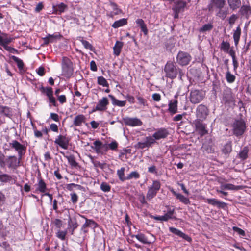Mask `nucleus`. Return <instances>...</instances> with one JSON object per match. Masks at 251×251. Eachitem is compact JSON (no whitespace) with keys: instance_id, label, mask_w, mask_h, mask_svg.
Masks as SVG:
<instances>
[{"instance_id":"1","label":"nucleus","mask_w":251,"mask_h":251,"mask_svg":"<svg viewBox=\"0 0 251 251\" xmlns=\"http://www.w3.org/2000/svg\"><path fill=\"white\" fill-rule=\"evenodd\" d=\"M232 133L237 137H241L246 130V123L242 119L235 120L232 125Z\"/></svg>"},{"instance_id":"2","label":"nucleus","mask_w":251,"mask_h":251,"mask_svg":"<svg viewBox=\"0 0 251 251\" xmlns=\"http://www.w3.org/2000/svg\"><path fill=\"white\" fill-rule=\"evenodd\" d=\"M62 75L66 78H70L73 75L74 70L73 63L67 57L64 56L61 62Z\"/></svg>"},{"instance_id":"3","label":"nucleus","mask_w":251,"mask_h":251,"mask_svg":"<svg viewBox=\"0 0 251 251\" xmlns=\"http://www.w3.org/2000/svg\"><path fill=\"white\" fill-rule=\"evenodd\" d=\"M165 77L171 79L176 78L178 74V69L175 63L168 61L165 64L164 68Z\"/></svg>"},{"instance_id":"4","label":"nucleus","mask_w":251,"mask_h":251,"mask_svg":"<svg viewBox=\"0 0 251 251\" xmlns=\"http://www.w3.org/2000/svg\"><path fill=\"white\" fill-rule=\"evenodd\" d=\"M22 159V158L15 155L8 156L5 160V167L7 166L10 169L16 170L21 166Z\"/></svg>"},{"instance_id":"5","label":"nucleus","mask_w":251,"mask_h":251,"mask_svg":"<svg viewBox=\"0 0 251 251\" xmlns=\"http://www.w3.org/2000/svg\"><path fill=\"white\" fill-rule=\"evenodd\" d=\"M193 124L195 127V131L201 137L208 134L206 124L200 119H197L193 121Z\"/></svg>"},{"instance_id":"6","label":"nucleus","mask_w":251,"mask_h":251,"mask_svg":"<svg viewBox=\"0 0 251 251\" xmlns=\"http://www.w3.org/2000/svg\"><path fill=\"white\" fill-rule=\"evenodd\" d=\"M9 146L12 149L17 152L18 156L20 158H22L23 156L25 154L26 151V146L24 144H22L16 140H13L11 142L9 143Z\"/></svg>"},{"instance_id":"7","label":"nucleus","mask_w":251,"mask_h":251,"mask_svg":"<svg viewBox=\"0 0 251 251\" xmlns=\"http://www.w3.org/2000/svg\"><path fill=\"white\" fill-rule=\"evenodd\" d=\"M186 5V2L182 0H179L174 2L172 7V10L174 13V18L175 19H178L179 18V13L184 11Z\"/></svg>"},{"instance_id":"8","label":"nucleus","mask_w":251,"mask_h":251,"mask_svg":"<svg viewBox=\"0 0 251 251\" xmlns=\"http://www.w3.org/2000/svg\"><path fill=\"white\" fill-rule=\"evenodd\" d=\"M160 187L161 183L159 180L153 181L152 185L148 187L146 194L147 199L150 200L155 197Z\"/></svg>"},{"instance_id":"9","label":"nucleus","mask_w":251,"mask_h":251,"mask_svg":"<svg viewBox=\"0 0 251 251\" xmlns=\"http://www.w3.org/2000/svg\"><path fill=\"white\" fill-rule=\"evenodd\" d=\"M169 131L167 128L161 127L155 130V132L152 136H149L151 137L153 144H155L156 140L165 139L169 135Z\"/></svg>"},{"instance_id":"10","label":"nucleus","mask_w":251,"mask_h":251,"mask_svg":"<svg viewBox=\"0 0 251 251\" xmlns=\"http://www.w3.org/2000/svg\"><path fill=\"white\" fill-rule=\"evenodd\" d=\"M40 90L42 93L45 94L47 96L50 106L52 105L55 107L57 106L55 98L53 97V89L51 87L42 86L40 88Z\"/></svg>"},{"instance_id":"11","label":"nucleus","mask_w":251,"mask_h":251,"mask_svg":"<svg viewBox=\"0 0 251 251\" xmlns=\"http://www.w3.org/2000/svg\"><path fill=\"white\" fill-rule=\"evenodd\" d=\"M167 212L162 216H153L152 218L155 220L160 221H167L169 219L175 218L174 214L175 213V208L173 206H166Z\"/></svg>"},{"instance_id":"12","label":"nucleus","mask_w":251,"mask_h":251,"mask_svg":"<svg viewBox=\"0 0 251 251\" xmlns=\"http://www.w3.org/2000/svg\"><path fill=\"white\" fill-rule=\"evenodd\" d=\"M109 105V101L108 99L106 97H103L98 100L96 106L92 109V112L105 111L107 109Z\"/></svg>"},{"instance_id":"13","label":"nucleus","mask_w":251,"mask_h":251,"mask_svg":"<svg viewBox=\"0 0 251 251\" xmlns=\"http://www.w3.org/2000/svg\"><path fill=\"white\" fill-rule=\"evenodd\" d=\"M177 63L181 66L188 65L191 60L192 57L187 52L180 51L176 57Z\"/></svg>"},{"instance_id":"14","label":"nucleus","mask_w":251,"mask_h":251,"mask_svg":"<svg viewBox=\"0 0 251 251\" xmlns=\"http://www.w3.org/2000/svg\"><path fill=\"white\" fill-rule=\"evenodd\" d=\"M204 97L205 93L202 90H194L190 93V100L193 104H197L200 102Z\"/></svg>"},{"instance_id":"15","label":"nucleus","mask_w":251,"mask_h":251,"mask_svg":"<svg viewBox=\"0 0 251 251\" xmlns=\"http://www.w3.org/2000/svg\"><path fill=\"white\" fill-rule=\"evenodd\" d=\"M79 216L85 220V222L81 227V231L83 232V233L86 235V234L88 232V230L87 229L89 227H92L94 226V228H96L98 226V224L92 219H89L87 218L85 216L81 215L80 214H78Z\"/></svg>"},{"instance_id":"16","label":"nucleus","mask_w":251,"mask_h":251,"mask_svg":"<svg viewBox=\"0 0 251 251\" xmlns=\"http://www.w3.org/2000/svg\"><path fill=\"white\" fill-rule=\"evenodd\" d=\"M35 193H43L46 190H48L47 184L45 180L41 177L40 175L37 177V182L34 185Z\"/></svg>"},{"instance_id":"17","label":"nucleus","mask_w":251,"mask_h":251,"mask_svg":"<svg viewBox=\"0 0 251 251\" xmlns=\"http://www.w3.org/2000/svg\"><path fill=\"white\" fill-rule=\"evenodd\" d=\"M70 139L67 136L59 135L54 141V143L63 149L67 150L69 146Z\"/></svg>"},{"instance_id":"18","label":"nucleus","mask_w":251,"mask_h":251,"mask_svg":"<svg viewBox=\"0 0 251 251\" xmlns=\"http://www.w3.org/2000/svg\"><path fill=\"white\" fill-rule=\"evenodd\" d=\"M223 101L225 104H231L234 103L235 100L230 89L224 91L223 95Z\"/></svg>"},{"instance_id":"19","label":"nucleus","mask_w":251,"mask_h":251,"mask_svg":"<svg viewBox=\"0 0 251 251\" xmlns=\"http://www.w3.org/2000/svg\"><path fill=\"white\" fill-rule=\"evenodd\" d=\"M123 121L126 125L132 127L139 126L143 125L142 121L136 117H125L123 118Z\"/></svg>"},{"instance_id":"20","label":"nucleus","mask_w":251,"mask_h":251,"mask_svg":"<svg viewBox=\"0 0 251 251\" xmlns=\"http://www.w3.org/2000/svg\"><path fill=\"white\" fill-rule=\"evenodd\" d=\"M204 202L213 206H216L219 208L225 209L227 207V204L224 202L220 201L215 198H203Z\"/></svg>"},{"instance_id":"21","label":"nucleus","mask_w":251,"mask_h":251,"mask_svg":"<svg viewBox=\"0 0 251 251\" xmlns=\"http://www.w3.org/2000/svg\"><path fill=\"white\" fill-rule=\"evenodd\" d=\"M226 5L225 0H211L210 3L207 6L209 11L219 8H224Z\"/></svg>"},{"instance_id":"22","label":"nucleus","mask_w":251,"mask_h":251,"mask_svg":"<svg viewBox=\"0 0 251 251\" xmlns=\"http://www.w3.org/2000/svg\"><path fill=\"white\" fill-rule=\"evenodd\" d=\"M68 9V5L63 2H60L52 5V13L56 15H61Z\"/></svg>"},{"instance_id":"23","label":"nucleus","mask_w":251,"mask_h":251,"mask_svg":"<svg viewBox=\"0 0 251 251\" xmlns=\"http://www.w3.org/2000/svg\"><path fill=\"white\" fill-rule=\"evenodd\" d=\"M153 144L151 137L149 136L146 137L145 142H139L135 145V148L137 149H144L146 148H149Z\"/></svg>"},{"instance_id":"24","label":"nucleus","mask_w":251,"mask_h":251,"mask_svg":"<svg viewBox=\"0 0 251 251\" xmlns=\"http://www.w3.org/2000/svg\"><path fill=\"white\" fill-rule=\"evenodd\" d=\"M169 229V231L172 233L178 236L186 241L189 242L192 241V238L189 236L186 235L177 228L173 227H170Z\"/></svg>"},{"instance_id":"25","label":"nucleus","mask_w":251,"mask_h":251,"mask_svg":"<svg viewBox=\"0 0 251 251\" xmlns=\"http://www.w3.org/2000/svg\"><path fill=\"white\" fill-rule=\"evenodd\" d=\"M177 99L171 100L169 101L168 111L171 115H173L177 112Z\"/></svg>"},{"instance_id":"26","label":"nucleus","mask_w":251,"mask_h":251,"mask_svg":"<svg viewBox=\"0 0 251 251\" xmlns=\"http://www.w3.org/2000/svg\"><path fill=\"white\" fill-rule=\"evenodd\" d=\"M239 8V13L240 15L249 19L251 15V6L250 5H243Z\"/></svg>"},{"instance_id":"27","label":"nucleus","mask_w":251,"mask_h":251,"mask_svg":"<svg viewBox=\"0 0 251 251\" xmlns=\"http://www.w3.org/2000/svg\"><path fill=\"white\" fill-rule=\"evenodd\" d=\"M2 36L0 35V45L4 48L7 47V45L9 44L13 41L14 38L8 37V34L5 33H1Z\"/></svg>"},{"instance_id":"28","label":"nucleus","mask_w":251,"mask_h":251,"mask_svg":"<svg viewBox=\"0 0 251 251\" xmlns=\"http://www.w3.org/2000/svg\"><path fill=\"white\" fill-rule=\"evenodd\" d=\"M0 115L11 118L13 116L12 109L10 107L0 104Z\"/></svg>"},{"instance_id":"29","label":"nucleus","mask_w":251,"mask_h":251,"mask_svg":"<svg viewBox=\"0 0 251 251\" xmlns=\"http://www.w3.org/2000/svg\"><path fill=\"white\" fill-rule=\"evenodd\" d=\"M60 153L67 159L69 164L72 167L77 168L79 167L78 163L75 160V158L74 155H70L69 156L65 155V154L63 151H60Z\"/></svg>"},{"instance_id":"30","label":"nucleus","mask_w":251,"mask_h":251,"mask_svg":"<svg viewBox=\"0 0 251 251\" xmlns=\"http://www.w3.org/2000/svg\"><path fill=\"white\" fill-rule=\"evenodd\" d=\"M207 114V108L203 105H199L197 108V115L198 117L201 118H205Z\"/></svg>"},{"instance_id":"31","label":"nucleus","mask_w":251,"mask_h":251,"mask_svg":"<svg viewBox=\"0 0 251 251\" xmlns=\"http://www.w3.org/2000/svg\"><path fill=\"white\" fill-rule=\"evenodd\" d=\"M68 228L71 229V234L73 235L75 230L78 226L76 219L75 218H71L69 217L68 221Z\"/></svg>"},{"instance_id":"32","label":"nucleus","mask_w":251,"mask_h":251,"mask_svg":"<svg viewBox=\"0 0 251 251\" xmlns=\"http://www.w3.org/2000/svg\"><path fill=\"white\" fill-rule=\"evenodd\" d=\"M228 6L230 10L235 11L241 6V0H227Z\"/></svg>"},{"instance_id":"33","label":"nucleus","mask_w":251,"mask_h":251,"mask_svg":"<svg viewBox=\"0 0 251 251\" xmlns=\"http://www.w3.org/2000/svg\"><path fill=\"white\" fill-rule=\"evenodd\" d=\"M86 117L83 114L76 116L73 121V125L75 126H81L85 122Z\"/></svg>"},{"instance_id":"34","label":"nucleus","mask_w":251,"mask_h":251,"mask_svg":"<svg viewBox=\"0 0 251 251\" xmlns=\"http://www.w3.org/2000/svg\"><path fill=\"white\" fill-rule=\"evenodd\" d=\"M232 151V142L231 141H228L225 144L221 150L222 152L225 155H228Z\"/></svg>"},{"instance_id":"35","label":"nucleus","mask_w":251,"mask_h":251,"mask_svg":"<svg viewBox=\"0 0 251 251\" xmlns=\"http://www.w3.org/2000/svg\"><path fill=\"white\" fill-rule=\"evenodd\" d=\"M242 186H236L230 183H221L220 188L222 190H238L242 189Z\"/></svg>"},{"instance_id":"36","label":"nucleus","mask_w":251,"mask_h":251,"mask_svg":"<svg viewBox=\"0 0 251 251\" xmlns=\"http://www.w3.org/2000/svg\"><path fill=\"white\" fill-rule=\"evenodd\" d=\"M132 237H135L139 241L145 244H150L151 242L148 240V239L146 235L143 233H139L136 235H132Z\"/></svg>"},{"instance_id":"37","label":"nucleus","mask_w":251,"mask_h":251,"mask_svg":"<svg viewBox=\"0 0 251 251\" xmlns=\"http://www.w3.org/2000/svg\"><path fill=\"white\" fill-rule=\"evenodd\" d=\"M217 9L218 11L216 13V16L222 20H224L228 14V8H219Z\"/></svg>"},{"instance_id":"38","label":"nucleus","mask_w":251,"mask_h":251,"mask_svg":"<svg viewBox=\"0 0 251 251\" xmlns=\"http://www.w3.org/2000/svg\"><path fill=\"white\" fill-rule=\"evenodd\" d=\"M127 24V20L126 18H122L119 20L115 21L112 25V27L114 28H118Z\"/></svg>"},{"instance_id":"39","label":"nucleus","mask_w":251,"mask_h":251,"mask_svg":"<svg viewBox=\"0 0 251 251\" xmlns=\"http://www.w3.org/2000/svg\"><path fill=\"white\" fill-rule=\"evenodd\" d=\"M249 149L248 147H244L238 154V158L242 160H246L248 157Z\"/></svg>"},{"instance_id":"40","label":"nucleus","mask_w":251,"mask_h":251,"mask_svg":"<svg viewBox=\"0 0 251 251\" xmlns=\"http://www.w3.org/2000/svg\"><path fill=\"white\" fill-rule=\"evenodd\" d=\"M123 46V43L120 41H116L113 47V53L116 56H119L121 53L122 48Z\"/></svg>"},{"instance_id":"41","label":"nucleus","mask_w":251,"mask_h":251,"mask_svg":"<svg viewBox=\"0 0 251 251\" xmlns=\"http://www.w3.org/2000/svg\"><path fill=\"white\" fill-rule=\"evenodd\" d=\"M108 97L111 99L112 104L119 107H124L126 104V101H120L117 100L114 96L109 95Z\"/></svg>"},{"instance_id":"42","label":"nucleus","mask_w":251,"mask_h":251,"mask_svg":"<svg viewBox=\"0 0 251 251\" xmlns=\"http://www.w3.org/2000/svg\"><path fill=\"white\" fill-rule=\"evenodd\" d=\"M241 34V29L239 26L237 27L236 30L234 31L233 33V39L235 43V45L237 46L240 40V36Z\"/></svg>"},{"instance_id":"43","label":"nucleus","mask_w":251,"mask_h":251,"mask_svg":"<svg viewBox=\"0 0 251 251\" xmlns=\"http://www.w3.org/2000/svg\"><path fill=\"white\" fill-rule=\"evenodd\" d=\"M93 144L94 146H92L91 148L95 151L97 153H101L102 152L101 151V149L104 146L102 145V143L101 141L99 140H96L94 143Z\"/></svg>"},{"instance_id":"44","label":"nucleus","mask_w":251,"mask_h":251,"mask_svg":"<svg viewBox=\"0 0 251 251\" xmlns=\"http://www.w3.org/2000/svg\"><path fill=\"white\" fill-rule=\"evenodd\" d=\"M213 28V25L212 23H208L204 24L202 26L198 29L200 33H205L210 31Z\"/></svg>"},{"instance_id":"45","label":"nucleus","mask_w":251,"mask_h":251,"mask_svg":"<svg viewBox=\"0 0 251 251\" xmlns=\"http://www.w3.org/2000/svg\"><path fill=\"white\" fill-rule=\"evenodd\" d=\"M109 5L112 7L113 10L112 11H114L116 14L118 15L122 14L123 11L121 9H120L118 5L112 1H110L109 2Z\"/></svg>"},{"instance_id":"46","label":"nucleus","mask_w":251,"mask_h":251,"mask_svg":"<svg viewBox=\"0 0 251 251\" xmlns=\"http://www.w3.org/2000/svg\"><path fill=\"white\" fill-rule=\"evenodd\" d=\"M226 78L228 83H232L235 81L236 77L234 75L232 74L229 71H227L226 75Z\"/></svg>"},{"instance_id":"47","label":"nucleus","mask_w":251,"mask_h":251,"mask_svg":"<svg viewBox=\"0 0 251 251\" xmlns=\"http://www.w3.org/2000/svg\"><path fill=\"white\" fill-rule=\"evenodd\" d=\"M11 58L12 59L13 61L17 63V67L20 70L23 69L24 64L21 59L13 55L11 56Z\"/></svg>"},{"instance_id":"48","label":"nucleus","mask_w":251,"mask_h":251,"mask_svg":"<svg viewBox=\"0 0 251 251\" xmlns=\"http://www.w3.org/2000/svg\"><path fill=\"white\" fill-rule=\"evenodd\" d=\"M12 176L7 174L0 175V181L3 183H7L12 180Z\"/></svg>"},{"instance_id":"49","label":"nucleus","mask_w":251,"mask_h":251,"mask_svg":"<svg viewBox=\"0 0 251 251\" xmlns=\"http://www.w3.org/2000/svg\"><path fill=\"white\" fill-rule=\"evenodd\" d=\"M97 83L99 85L103 87H109V84L106 79L102 76H98L97 78Z\"/></svg>"},{"instance_id":"50","label":"nucleus","mask_w":251,"mask_h":251,"mask_svg":"<svg viewBox=\"0 0 251 251\" xmlns=\"http://www.w3.org/2000/svg\"><path fill=\"white\" fill-rule=\"evenodd\" d=\"M125 168L124 167L121 168L120 169L117 170V175L119 179L122 181L126 180V177L125 176Z\"/></svg>"},{"instance_id":"51","label":"nucleus","mask_w":251,"mask_h":251,"mask_svg":"<svg viewBox=\"0 0 251 251\" xmlns=\"http://www.w3.org/2000/svg\"><path fill=\"white\" fill-rule=\"evenodd\" d=\"M111 186L105 182H102L100 186V188L103 192H108L110 191Z\"/></svg>"},{"instance_id":"52","label":"nucleus","mask_w":251,"mask_h":251,"mask_svg":"<svg viewBox=\"0 0 251 251\" xmlns=\"http://www.w3.org/2000/svg\"><path fill=\"white\" fill-rule=\"evenodd\" d=\"M66 189L70 191H72L74 188H77V189L78 190H81L82 188V186L80 185L75 183L67 184L66 186Z\"/></svg>"},{"instance_id":"53","label":"nucleus","mask_w":251,"mask_h":251,"mask_svg":"<svg viewBox=\"0 0 251 251\" xmlns=\"http://www.w3.org/2000/svg\"><path fill=\"white\" fill-rule=\"evenodd\" d=\"M176 198L179 201L182 202V203H184L185 204H189L190 203V201L189 199L185 197H184L183 195H182L181 194L177 195Z\"/></svg>"},{"instance_id":"54","label":"nucleus","mask_w":251,"mask_h":251,"mask_svg":"<svg viewBox=\"0 0 251 251\" xmlns=\"http://www.w3.org/2000/svg\"><path fill=\"white\" fill-rule=\"evenodd\" d=\"M230 48V44L226 41H223L221 44V49L224 52H227Z\"/></svg>"},{"instance_id":"55","label":"nucleus","mask_w":251,"mask_h":251,"mask_svg":"<svg viewBox=\"0 0 251 251\" xmlns=\"http://www.w3.org/2000/svg\"><path fill=\"white\" fill-rule=\"evenodd\" d=\"M140 175L137 171L131 172L126 177V180H130L132 178L138 179L140 177Z\"/></svg>"},{"instance_id":"56","label":"nucleus","mask_w":251,"mask_h":251,"mask_svg":"<svg viewBox=\"0 0 251 251\" xmlns=\"http://www.w3.org/2000/svg\"><path fill=\"white\" fill-rule=\"evenodd\" d=\"M80 42L84 46L85 48L86 49H89L91 51H93L94 48L93 46L87 41L85 40L84 39L80 40Z\"/></svg>"},{"instance_id":"57","label":"nucleus","mask_w":251,"mask_h":251,"mask_svg":"<svg viewBox=\"0 0 251 251\" xmlns=\"http://www.w3.org/2000/svg\"><path fill=\"white\" fill-rule=\"evenodd\" d=\"M50 40H52V42L54 40L61 39L63 38V36L59 32L55 33L53 34L48 35Z\"/></svg>"},{"instance_id":"58","label":"nucleus","mask_w":251,"mask_h":251,"mask_svg":"<svg viewBox=\"0 0 251 251\" xmlns=\"http://www.w3.org/2000/svg\"><path fill=\"white\" fill-rule=\"evenodd\" d=\"M109 149L112 151H116L118 147V144L116 141L114 140L108 145Z\"/></svg>"},{"instance_id":"59","label":"nucleus","mask_w":251,"mask_h":251,"mask_svg":"<svg viewBox=\"0 0 251 251\" xmlns=\"http://www.w3.org/2000/svg\"><path fill=\"white\" fill-rule=\"evenodd\" d=\"M66 234V231L58 230L56 233V236L59 239L62 240H64L65 239Z\"/></svg>"},{"instance_id":"60","label":"nucleus","mask_w":251,"mask_h":251,"mask_svg":"<svg viewBox=\"0 0 251 251\" xmlns=\"http://www.w3.org/2000/svg\"><path fill=\"white\" fill-rule=\"evenodd\" d=\"M54 226L58 228H60L63 225L62 221L59 219H55L53 221Z\"/></svg>"},{"instance_id":"61","label":"nucleus","mask_w":251,"mask_h":251,"mask_svg":"<svg viewBox=\"0 0 251 251\" xmlns=\"http://www.w3.org/2000/svg\"><path fill=\"white\" fill-rule=\"evenodd\" d=\"M71 201L73 204L76 203L78 200V196L75 193L70 194Z\"/></svg>"},{"instance_id":"62","label":"nucleus","mask_w":251,"mask_h":251,"mask_svg":"<svg viewBox=\"0 0 251 251\" xmlns=\"http://www.w3.org/2000/svg\"><path fill=\"white\" fill-rule=\"evenodd\" d=\"M232 229L234 231L238 233V234H239L240 235L245 236L246 235L245 231L243 229L238 227L233 226L232 227Z\"/></svg>"},{"instance_id":"63","label":"nucleus","mask_w":251,"mask_h":251,"mask_svg":"<svg viewBox=\"0 0 251 251\" xmlns=\"http://www.w3.org/2000/svg\"><path fill=\"white\" fill-rule=\"evenodd\" d=\"M238 17L236 15L233 14L232 15L230 16V17L228 19V23L230 25H233L236 20L237 19Z\"/></svg>"},{"instance_id":"64","label":"nucleus","mask_w":251,"mask_h":251,"mask_svg":"<svg viewBox=\"0 0 251 251\" xmlns=\"http://www.w3.org/2000/svg\"><path fill=\"white\" fill-rule=\"evenodd\" d=\"M57 98L61 104H63L67 101L66 97L65 95H59L57 97Z\"/></svg>"}]
</instances>
